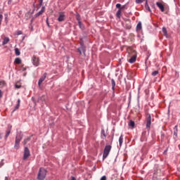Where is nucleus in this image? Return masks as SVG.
Here are the masks:
<instances>
[{"instance_id":"obj_1","label":"nucleus","mask_w":180,"mask_h":180,"mask_svg":"<svg viewBox=\"0 0 180 180\" xmlns=\"http://www.w3.org/2000/svg\"><path fill=\"white\" fill-rule=\"evenodd\" d=\"M127 50L129 54H133L131 58L129 60V63H130V64L136 63V60H137V53L136 51L133 49V47L131 46H129Z\"/></svg>"},{"instance_id":"obj_2","label":"nucleus","mask_w":180,"mask_h":180,"mask_svg":"<svg viewBox=\"0 0 180 180\" xmlns=\"http://www.w3.org/2000/svg\"><path fill=\"white\" fill-rule=\"evenodd\" d=\"M46 175H47V170L43 167H41L38 172L37 179L44 180V178H46Z\"/></svg>"},{"instance_id":"obj_3","label":"nucleus","mask_w":180,"mask_h":180,"mask_svg":"<svg viewBox=\"0 0 180 180\" xmlns=\"http://www.w3.org/2000/svg\"><path fill=\"white\" fill-rule=\"evenodd\" d=\"M110 150H112V146L107 145L105 146L103 153V160H106L108 158V155H109V153H110Z\"/></svg>"},{"instance_id":"obj_4","label":"nucleus","mask_w":180,"mask_h":180,"mask_svg":"<svg viewBox=\"0 0 180 180\" xmlns=\"http://www.w3.org/2000/svg\"><path fill=\"white\" fill-rule=\"evenodd\" d=\"M145 117L146 120V129L150 130L151 127V115L148 112H146Z\"/></svg>"},{"instance_id":"obj_5","label":"nucleus","mask_w":180,"mask_h":180,"mask_svg":"<svg viewBox=\"0 0 180 180\" xmlns=\"http://www.w3.org/2000/svg\"><path fill=\"white\" fill-rule=\"evenodd\" d=\"M20 141H22V137L20 135H18L15 137V146H14V148H15V150H19L20 147Z\"/></svg>"},{"instance_id":"obj_6","label":"nucleus","mask_w":180,"mask_h":180,"mask_svg":"<svg viewBox=\"0 0 180 180\" xmlns=\"http://www.w3.org/2000/svg\"><path fill=\"white\" fill-rule=\"evenodd\" d=\"M32 61L34 67H39V65H40V58L36 56H33L32 58Z\"/></svg>"},{"instance_id":"obj_7","label":"nucleus","mask_w":180,"mask_h":180,"mask_svg":"<svg viewBox=\"0 0 180 180\" xmlns=\"http://www.w3.org/2000/svg\"><path fill=\"white\" fill-rule=\"evenodd\" d=\"M29 157H30V150H29V148L25 147L24 149L22 159L24 161H26V160H27V158H29Z\"/></svg>"},{"instance_id":"obj_8","label":"nucleus","mask_w":180,"mask_h":180,"mask_svg":"<svg viewBox=\"0 0 180 180\" xmlns=\"http://www.w3.org/2000/svg\"><path fill=\"white\" fill-rule=\"evenodd\" d=\"M47 77V73L45 72L44 73L43 76L40 77V79H39L38 82V85L40 88V86H41V84H43V82L44 81V79H46V77Z\"/></svg>"},{"instance_id":"obj_9","label":"nucleus","mask_w":180,"mask_h":180,"mask_svg":"<svg viewBox=\"0 0 180 180\" xmlns=\"http://www.w3.org/2000/svg\"><path fill=\"white\" fill-rule=\"evenodd\" d=\"M11 131H12V125L8 124L7 127V129L6 130L5 139H8V137H9V134H11Z\"/></svg>"},{"instance_id":"obj_10","label":"nucleus","mask_w":180,"mask_h":180,"mask_svg":"<svg viewBox=\"0 0 180 180\" xmlns=\"http://www.w3.org/2000/svg\"><path fill=\"white\" fill-rule=\"evenodd\" d=\"M115 6L117 9H120L122 11H124V9H127V4H126L123 6H122V4H117Z\"/></svg>"},{"instance_id":"obj_11","label":"nucleus","mask_w":180,"mask_h":180,"mask_svg":"<svg viewBox=\"0 0 180 180\" xmlns=\"http://www.w3.org/2000/svg\"><path fill=\"white\" fill-rule=\"evenodd\" d=\"M58 22H64L65 20V15H64V13H61L58 18Z\"/></svg>"},{"instance_id":"obj_12","label":"nucleus","mask_w":180,"mask_h":180,"mask_svg":"<svg viewBox=\"0 0 180 180\" xmlns=\"http://www.w3.org/2000/svg\"><path fill=\"white\" fill-rule=\"evenodd\" d=\"M156 5L160 9L161 12H164L165 11V8L164 7V5L160 2H157Z\"/></svg>"},{"instance_id":"obj_13","label":"nucleus","mask_w":180,"mask_h":180,"mask_svg":"<svg viewBox=\"0 0 180 180\" xmlns=\"http://www.w3.org/2000/svg\"><path fill=\"white\" fill-rule=\"evenodd\" d=\"M44 11H46V8L42 7L41 11L37 14H35V17L39 18V16L41 15L42 13H44Z\"/></svg>"},{"instance_id":"obj_14","label":"nucleus","mask_w":180,"mask_h":180,"mask_svg":"<svg viewBox=\"0 0 180 180\" xmlns=\"http://www.w3.org/2000/svg\"><path fill=\"white\" fill-rule=\"evenodd\" d=\"M9 37H4V39H3V42H2V45L5 46V44H8V43H9Z\"/></svg>"},{"instance_id":"obj_15","label":"nucleus","mask_w":180,"mask_h":180,"mask_svg":"<svg viewBox=\"0 0 180 180\" xmlns=\"http://www.w3.org/2000/svg\"><path fill=\"white\" fill-rule=\"evenodd\" d=\"M122 10H120V8H118V11H117L116 13V17L118 18V19H120V18H122Z\"/></svg>"},{"instance_id":"obj_16","label":"nucleus","mask_w":180,"mask_h":180,"mask_svg":"<svg viewBox=\"0 0 180 180\" xmlns=\"http://www.w3.org/2000/svg\"><path fill=\"white\" fill-rule=\"evenodd\" d=\"M162 32L163 34L165 36V37H168V32L167 31V28H165V27H162Z\"/></svg>"},{"instance_id":"obj_17","label":"nucleus","mask_w":180,"mask_h":180,"mask_svg":"<svg viewBox=\"0 0 180 180\" xmlns=\"http://www.w3.org/2000/svg\"><path fill=\"white\" fill-rule=\"evenodd\" d=\"M4 86H6V82H5V80H1L0 88H4Z\"/></svg>"},{"instance_id":"obj_18","label":"nucleus","mask_w":180,"mask_h":180,"mask_svg":"<svg viewBox=\"0 0 180 180\" xmlns=\"http://www.w3.org/2000/svg\"><path fill=\"white\" fill-rule=\"evenodd\" d=\"M20 107V99L18 100V103L15 107V109L13 110V112H15V110H18V109H19V108Z\"/></svg>"},{"instance_id":"obj_19","label":"nucleus","mask_w":180,"mask_h":180,"mask_svg":"<svg viewBox=\"0 0 180 180\" xmlns=\"http://www.w3.org/2000/svg\"><path fill=\"white\" fill-rule=\"evenodd\" d=\"M15 64H21L22 63V60L20 58H16L14 60Z\"/></svg>"},{"instance_id":"obj_20","label":"nucleus","mask_w":180,"mask_h":180,"mask_svg":"<svg viewBox=\"0 0 180 180\" xmlns=\"http://www.w3.org/2000/svg\"><path fill=\"white\" fill-rule=\"evenodd\" d=\"M119 144L120 147H122V145L123 144V135H121L119 138Z\"/></svg>"},{"instance_id":"obj_21","label":"nucleus","mask_w":180,"mask_h":180,"mask_svg":"<svg viewBox=\"0 0 180 180\" xmlns=\"http://www.w3.org/2000/svg\"><path fill=\"white\" fill-rule=\"evenodd\" d=\"M111 85H112V91H115V86H116V82L114 79L111 80Z\"/></svg>"},{"instance_id":"obj_22","label":"nucleus","mask_w":180,"mask_h":180,"mask_svg":"<svg viewBox=\"0 0 180 180\" xmlns=\"http://www.w3.org/2000/svg\"><path fill=\"white\" fill-rule=\"evenodd\" d=\"M145 8L146 11H148V12H151V8H150V6H148V3H147V1L145 4Z\"/></svg>"},{"instance_id":"obj_23","label":"nucleus","mask_w":180,"mask_h":180,"mask_svg":"<svg viewBox=\"0 0 180 180\" xmlns=\"http://www.w3.org/2000/svg\"><path fill=\"white\" fill-rule=\"evenodd\" d=\"M141 30V22H139L136 25V31L140 32Z\"/></svg>"},{"instance_id":"obj_24","label":"nucleus","mask_w":180,"mask_h":180,"mask_svg":"<svg viewBox=\"0 0 180 180\" xmlns=\"http://www.w3.org/2000/svg\"><path fill=\"white\" fill-rule=\"evenodd\" d=\"M30 137L26 138V139L23 141L22 144H23L24 146H26V144H27V143H29V141H30Z\"/></svg>"},{"instance_id":"obj_25","label":"nucleus","mask_w":180,"mask_h":180,"mask_svg":"<svg viewBox=\"0 0 180 180\" xmlns=\"http://www.w3.org/2000/svg\"><path fill=\"white\" fill-rule=\"evenodd\" d=\"M15 56H20V51L19 50V49L18 48L15 49Z\"/></svg>"},{"instance_id":"obj_26","label":"nucleus","mask_w":180,"mask_h":180,"mask_svg":"<svg viewBox=\"0 0 180 180\" xmlns=\"http://www.w3.org/2000/svg\"><path fill=\"white\" fill-rule=\"evenodd\" d=\"M15 88L16 89H20V88H22V85L19 82H17L15 85Z\"/></svg>"},{"instance_id":"obj_27","label":"nucleus","mask_w":180,"mask_h":180,"mask_svg":"<svg viewBox=\"0 0 180 180\" xmlns=\"http://www.w3.org/2000/svg\"><path fill=\"white\" fill-rule=\"evenodd\" d=\"M129 126L130 127H134V126H135L134 121L130 120L129 122Z\"/></svg>"},{"instance_id":"obj_28","label":"nucleus","mask_w":180,"mask_h":180,"mask_svg":"<svg viewBox=\"0 0 180 180\" xmlns=\"http://www.w3.org/2000/svg\"><path fill=\"white\" fill-rule=\"evenodd\" d=\"M158 74H160V72L158 70H155L154 72H152V76L156 77V75H158Z\"/></svg>"},{"instance_id":"obj_29","label":"nucleus","mask_w":180,"mask_h":180,"mask_svg":"<svg viewBox=\"0 0 180 180\" xmlns=\"http://www.w3.org/2000/svg\"><path fill=\"white\" fill-rule=\"evenodd\" d=\"M76 19H77V22L81 21V15H79V13L76 14Z\"/></svg>"},{"instance_id":"obj_30","label":"nucleus","mask_w":180,"mask_h":180,"mask_svg":"<svg viewBox=\"0 0 180 180\" xmlns=\"http://www.w3.org/2000/svg\"><path fill=\"white\" fill-rule=\"evenodd\" d=\"M101 136H102V139H106V134L105 133V130H102Z\"/></svg>"},{"instance_id":"obj_31","label":"nucleus","mask_w":180,"mask_h":180,"mask_svg":"<svg viewBox=\"0 0 180 180\" xmlns=\"http://www.w3.org/2000/svg\"><path fill=\"white\" fill-rule=\"evenodd\" d=\"M136 4H143L144 2V0H136Z\"/></svg>"},{"instance_id":"obj_32","label":"nucleus","mask_w":180,"mask_h":180,"mask_svg":"<svg viewBox=\"0 0 180 180\" xmlns=\"http://www.w3.org/2000/svg\"><path fill=\"white\" fill-rule=\"evenodd\" d=\"M78 25L80 29H82V22L81 21H78Z\"/></svg>"},{"instance_id":"obj_33","label":"nucleus","mask_w":180,"mask_h":180,"mask_svg":"<svg viewBox=\"0 0 180 180\" xmlns=\"http://www.w3.org/2000/svg\"><path fill=\"white\" fill-rule=\"evenodd\" d=\"M39 6H41L43 5V0H39Z\"/></svg>"},{"instance_id":"obj_34","label":"nucleus","mask_w":180,"mask_h":180,"mask_svg":"<svg viewBox=\"0 0 180 180\" xmlns=\"http://www.w3.org/2000/svg\"><path fill=\"white\" fill-rule=\"evenodd\" d=\"M16 33H17V35L19 36V35L22 34V32L21 30H18V31H17Z\"/></svg>"},{"instance_id":"obj_35","label":"nucleus","mask_w":180,"mask_h":180,"mask_svg":"<svg viewBox=\"0 0 180 180\" xmlns=\"http://www.w3.org/2000/svg\"><path fill=\"white\" fill-rule=\"evenodd\" d=\"M4 96V93L2 92V90L0 89V98H2Z\"/></svg>"},{"instance_id":"obj_36","label":"nucleus","mask_w":180,"mask_h":180,"mask_svg":"<svg viewBox=\"0 0 180 180\" xmlns=\"http://www.w3.org/2000/svg\"><path fill=\"white\" fill-rule=\"evenodd\" d=\"M126 27L127 29H131V25L130 24H128Z\"/></svg>"},{"instance_id":"obj_37","label":"nucleus","mask_w":180,"mask_h":180,"mask_svg":"<svg viewBox=\"0 0 180 180\" xmlns=\"http://www.w3.org/2000/svg\"><path fill=\"white\" fill-rule=\"evenodd\" d=\"M106 176H103L100 180H106Z\"/></svg>"},{"instance_id":"obj_38","label":"nucleus","mask_w":180,"mask_h":180,"mask_svg":"<svg viewBox=\"0 0 180 180\" xmlns=\"http://www.w3.org/2000/svg\"><path fill=\"white\" fill-rule=\"evenodd\" d=\"M78 51L80 55L82 54V51L81 50V49H78Z\"/></svg>"},{"instance_id":"obj_39","label":"nucleus","mask_w":180,"mask_h":180,"mask_svg":"<svg viewBox=\"0 0 180 180\" xmlns=\"http://www.w3.org/2000/svg\"><path fill=\"white\" fill-rule=\"evenodd\" d=\"M22 71H26V68H23V65L22 66Z\"/></svg>"},{"instance_id":"obj_40","label":"nucleus","mask_w":180,"mask_h":180,"mask_svg":"<svg viewBox=\"0 0 180 180\" xmlns=\"http://www.w3.org/2000/svg\"><path fill=\"white\" fill-rule=\"evenodd\" d=\"M71 179H72V180H77V179H75V177H74V176H72Z\"/></svg>"},{"instance_id":"obj_41","label":"nucleus","mask_w":180,"mask_h":180,"mask_svg":"<svg viewBox=\"0 0 180 180\" xmlns=\"http://www.w3.org/2000/svg\"><path fill=\"white\" fill-rule=\"evenodd\" d=\"M5 180H8V177H6V178H5Z\"/></svg>"},{"instance_id":"obj_42","label":"nucleus","mask_w":180,"mask_h":180,"mask_svg":"<svg viewBox=\"0 0 180 180\" xmlns=\"http://www.w3.org/2000/svg\"><path fill=\"white\" fill-rule=\"evenodd\" d=\"M47 25H48V26H50V25L49 24V22H47Z\"/></svg>"},{"instance_id":"obj_43","label":"nucleus","mask_w":180,"mask_h":180,"mask_svg":"<svg viewBox=\"0 0 180 180\" xmlns=\"http://www.w3.org/2000/svg\"><path fill=\"white\" fill-rule=\"evenodd\" d=\"M33 6H34V3L33 4Z\"/></svg>"}]
</instances>
